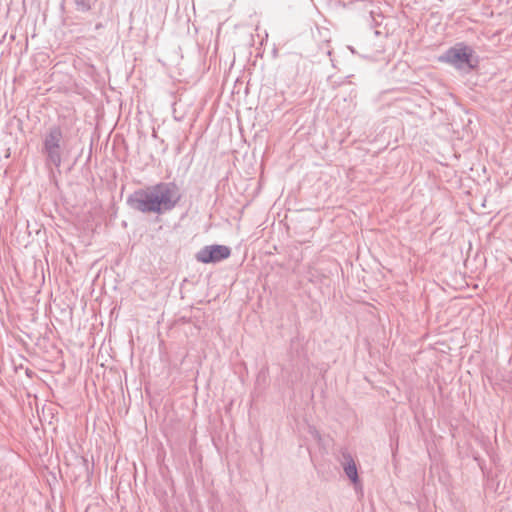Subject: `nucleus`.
I'll list each match as a JSON object with an SVG mask.
<instances>
[{"label":"nucleus","mask_w":512,"mask_h":512,"mask_svg":"<svg viewBox=\"0 0 512 512\" xmlns=\"http://www.w3.org/2000/svg\"><path fill=\"white\" fill-rule=\"evenodd\" d=\"M344 471L347 477L353 482L356 483L358 480L357 467L353 460H350L345 466Z\"/></svg>","instance_id":"39448f33"},{"label":"nucleus","mask_w":512,"mask_h":512,"mask_svg":"<svg viewBox=\"0 0 512 512\" xmlns=\"http://www.w3.org/2000/svg\"><path fill=\"white\" fill-rule=\"evenodd\" d=\"M439 60L464 72H470L478 65V58L473 48L464 43H458L449 48Z\"/></svg>","instance_id":"7ed1b4c3"},{"label":"nucleus","mask_w":512,"mask_h":512,"mask_svg":"<svg viewBox=\"0 0 512 512\" xmlns=\"http://www.w3.org/2000/svg\"><path fill=\"white\" fill-rule=\"evenodd\" d=\"M231 254V249L225 245H208L201 248L195 255L198 262L217 263L227 259Z\"/></svg>","instance_id":"20e7f679"},{"label":"nucleus","mask_w":512,"mask_h":512,"mask_svg":"<svg viewBox=\"0 0 512 512\" xmlns=\"http://www.w3.org/2000/svg\"><path fill=\"white\" fill-rule=\"evenodd\" d=\"M181 193L174 182H160L136 190L128 197L129 206L145 214H163L176 207Z\"/></svg>","instance_id":"f257e3e1"},{"label":"nucleus","mask_w":512,"mask_h":512,"mask_svg":"<svg viewBox=\"0 0 512 512\" xmlns=\"http://www.w3.org/2000/svg\"><path fill=\"white\" fill-rule=\"evenodd\" d=\"M41 154L45 167L59 169L66 155V138L60 125L49 126L41 136Z\"/></svg>","instance_id":"f03ea898"}]
</instances>
